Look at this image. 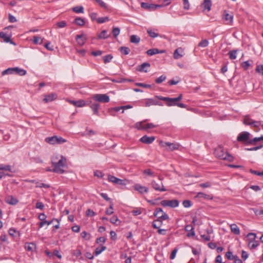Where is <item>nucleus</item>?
<instances>
[{
	"mask_svg": "<svg viewBox=\"0 0 263 263\" xmlns=\"http://www.w3.org/2000/svg\"><path fill=\"white\" fill-rule=\"evenodd\" d=\"M119 50L124 55H127L130 52V49L128 47L124 46L120 47Z\"/></svg>",
	"mask_w": 263,
	"mask_h": 263,
	"instance_id": "41",
	"label": "nucleus"
},
{
	"mask_svg": "<svg viewBox=\"0 0 263 263\" xmlns=\"http://www.w3.org/2000/svg\"><path fill=\"white\" fill-rule=\"evenodd\" d=\"M160 145L161 147H165L166 151H173L178 149L179 147V144L168 142L161 141L160 142Z\"/></svg>",
	"mask_w": 263,
	"mask_h": 263,
	"instance_id": "4",
	"label": "nucleus"
},
{
	"mask_svg": "<svg viewBox=\"0 0 263 263\" xmlns=\"http://www.w3.org/2000/svg\"><path fill=\"white\" fill-rule=\"evenodd\" d=\"M32 41L34 44H42L43 43V39L37 36H34Z\"/></svg>",
	"mask_w": 263,
	"mask_h": 263,
	"instance_id": "44",
	"label": "nucleus"
},
{
	"mask_svg": "<svg viewBox=\"0 0 263 263\" xmlns=\"http://www.w3.org/2000/svg\"><path fill=\"white\" fill-rule=\"evenodd\" d=\"M77 107H82L86 106V103L84 100H79L77 101Z\"/></svg>",
	"mask_w": 263,
	"mask_h": 263,
	"instance_id": "52",
	"label": "nucleus"
},
{
	"mask_svg": "<svg viewBox=\"0 0 263 263\" xmlns=\"http://www.w3.org/2000/svg\"><path fill=\"white\" fill-rule=\"evenodd\" d=\"M100 107V104L98 103H93L90 105V107L92 109L93 112V114L96 115L97 116L99 115V108Z\"/></svg>",
	"mask_w": 263,
	"mask_h": 263,
	"instance_id": "24",
	"label": "nucleus"
},
{
	"mask_svg": "<svg viewBox=\"0 0 263 263\" xmlns=\"http://www.w3.org/2000/svg\"><path fill=\"white\" fill-rule=\"evenodd\" d=\"M56 26L59 28H64L67 26V23L65 21H62L57 23Z\"/></svg>",
	"mask_w": 263,
	"mask_h": 263,
	"instance_id": "57",
	"label": "nucleus"
},
{
	"mask_svg": "<svg viewBox=\"0 0 263 263\" xmlns=\"http://www.w3.org/2000/svg\"><path fill=\"white\" fill-rule=\"evenodd\" d=\"M0 170L4 171H8L9 172L13 173L14 172L12 171V166L10 165H5L3 164H0Z\"/></svg>",
	"mask_w": 263,
	"mask_h": 263,
	"instance_id": "28",
	"label": "nucleus"
},
{
	"mask_svg": "<svg viewBox=\"0 0 263 263\" xmlns=\"http://www.w3.org/2000/svg\"><path fill=\"white\" fill-rule=\"evenodd\" d=\"M250 134L248 132H242L240 133L237 138V140L238 142L244 143L246 145H248V141L250 140Z\"/></svg>",
	"mask_w": 263,
	"mask_h": 263,
	"instance_id": "6",
	"label": "nucleus"
},
{
	"mask_svg": "<svg viewBox=\"0 0 263 263\" xmlns=\"http://www.w3.org/2000/svg\"><path fill=\"white\" fill-rule=\"evenodd\" d=\"M152 187L156 191L159 192H164L166 191V189L164 187L162 182L160 181L159 182H157L156 181L153 180L151 183Z\"/></svg>",
	"mask_w": 263,
	"mask_h": 263,
	"instance_id": "11",
	"label": "nucleus"
},
{
	"mask_svg": "<svg viewBox=\"0 0 263 263\" xmlns=\"http://www.w3.org/2000/svg\"><path fill=\"white\" fill-rule=\"evenodd\" d=\"M72 10L74 12H75L76 13H83L84 12V8L82 6L74 7L72 8Z\"/></svg>",
	"mask_w": 263,
	"mask_h": 263,
	"instance_id": "50",
	"label": "nucleus"
},
{
	"mask_svg": "<svg viewBox=\"0 0 263 263\" xmlns=\"http://www.w3.org/2000/svg\"><path fill=\"white\" fill-rule=\"evenodd\" d=\"M183 51L181 48L176 49L174 52V58L175 59H178L181 58L183 55L182 54Z\"/></svg>",
	"mask_w": 263,
	"mask_h": 263,
	"instance_id": "26",
	"label": "nucleus"
},
{
	"mask_svg": "<svg viewBox=\"0 0 263 263\" xmlns=\"http://www.w3.org/2000/svg\"><path fill=\"white\" fill-rule=\"evenodd\" d=\"M59 157L60 159L58 161H56L55 159L51 160L52 164L54 166L53 172L63 174L64 173V170L62 167L65 165L66 159L63 156H60Z\"/></svg>",
	"mask_w": 263,
	"mask_h": 263,
	"instance_id": "1",
	"label": "nucleus"
},
{
	"mask_svg": "<svg viewBox=\"0 0 263 263\" xmlns=\"http://www.w3.org/2000/svg\"><path fill=\"white\" fill-rule=\"evenodd\" d=\"M110 36V34H107L106 30H104L101 31V32L98 35V38L99 39H106Z\"/></svg>",
	"mask_w": 263,
	"mask_h": 263,
	"instance_id": "33",
	"label": "nucleus"
},
{
	"mask_svg": "<svg viewBox=\"0 0 263 263\" xmlns=\"http://www.w3.org/2000/svg\"><path fill=\"white\" fill-rule=\"evenodd\" d=\"M183 9L189 10L190 9V3L189 0H183Z\"/></svg>",
	"mask_w": 263,
	"mask_h": 263,
	"instance_id": "62",
	"label": "nucleus"
},
{
	"mask_svg": "<svg viewBox=\"0 0 263 263\" xmlns=\"http://www.w3.org/2000/svg\"><path fill=\"white\" fill-rule=\"evenodd\" d=\"M54 221H56L57 222L60 223V220L57 218H53L51 221H47L45 219V220L41 221L40 223V228L43 227L45 224L49 226Z\"/></svg>",
	"mask_w": 263,
	"mask_h": 263,
	"instance_id": "27",
	"label": "nucleus"
},
{
	"mask_svg": "<svg viewBox=\"0 0 263 263\" xmlns=\"http://www.w3.org/2000/svg\"><path fill=\"white\" fill-rule=\"evenodd\" d=\"M140 41V37L136 35H132L130 37V42L132 43L138 44Z\"/></svg>",
	"mask_w": 263,
	"mask_h": 263,
	"instance_id": "37",
	"label": "nucleus"
},
{
	"mask_svg": "<svg viewBox=\"0 0 263 263\" xmlns=\"http://www.w3.org/2000/svg\"><path fill=\"white\" fill-rule=\"evenodd\" d=\"M5 201L7 203L10 205H15L18 202V200L12 196H8L6 198Z\"/></svg>",
	"mask_w": 263,
	"mask_h": 263,
	"instance_id": "21",
	"label": "nucleus"
},
{
	"mask_svg": "<svg viewBox=\"0 0 263 263\" xmlns=\"http://www.w3.org/2000/svg\"><path fill=\"white\" fill-rule=\"evenodd\" d=\"M147 32L149 36L152 38H155L159 36V34L158 33L155 32L153 30L151 29H148L147 30Z\"/></svg>",
	"mask_w": 263,
	"mask_h": 263,
	"instance_id": "42",
	"label": "nucleus"
},
{
	"mask_svg": "<svg viewBox=\"0 0 263 263\" xmlns=\"http://www.w3.org/2000/svg\"><path fill=\"white\" fill-rule=\"evenodd\" d=\"M243 124L247 125H250L252 127H257L260 125L261 123L260 121H253L248 116H246L243 120Z\"/></svg>",
	"mask_w": 263,
	"mask_h": 263,
	"instance_id": "12",
	"label": "nucleus"
},
{
	"mask_svg": "<svg viewBox=\"0 0 263 263\" xmlns=\"http://www.w3.org/2000/svg\"><path fill=\"white\" fill-rule=\"evenodd\" d=\"M230 228L232 232L236 235L240 234V230L237 226L235 224H232L230 226Z\"/></svg>",
	"mask_w": 263,
	"mask_h": 263,
	"instance_id": "31",
	"label": "nucleus"
},
{
	"mask_svg": "<svg viewBox=\"0 0 263 263\" xmlns=\"http://www.w3.org/2000/svg\"><path fill=\"white\" fill-rule=\"evenodd\" d=\"M141 7L148 11L154 10V4H149L147 3L142 2L141 3Z\"/></svg>",
	"mask_w": 263,
	"mask_h": 263,
	"instance_id": "22",
	"label": "nucleus"
},
{
	"mask_svg": "<svg viewBox=\"0 0 263 263\" xmlns=\"http://www.w3.org/2000/svg\"><path fill=\"white\" fill-rule=\"evenodd\" d=\"M166 78V77L165 76L162 75L155 80V82L157 84H160V83L163 82V81H164L165 80Z\"/></svg>",
	"mask_w": 263,
	"mask_h": 263,
	"instance_id": "54",
	"label": "nucleus"
},
{
	"mask_svg": "<svg viewBox=\"0 0 263 263\" xmlns=\"http://www.w3.org/2000/svg\"><path fill=\"white\" fill-rule=\"evenodd\" d=\"M96 1L99 4V5L104 8L107 9V4L104 2L102 0H96Z\"/></svg>",
	"mask_w": 263,
	"mask_h": 263,
	"instance_id": "61",
	"label": "nucleus"
},
{
	"mask_svg": "<svg viewBox=\"0 0 263 263\" xmlns=\"http://www.w3.org/2000/svg\"><path fill=\"white\" fill-rule=\"evenodd\" d=\"M108 21H109L108 17H101L97 19V23L99 24L105 23Z\"/></svg>",
	"mask_w": 263,
	"mask_h": 263,
	"instance_id": "59",
	"label": "nucleus"
},
{
	"mask_svg": "<svg viewBox=\"0 0 263 263\" xmlns=\"http://www.w3.org/2000/svg\"><path fill=\"white\" fill-rule=\"evenodd\" d=\"M135 190L138 191L140 193H147L148 189L145 186H142L139 184H136L134 186Z\"/></svg>",
	"mask_w": 263,
	"mask_h": 263,
	"instance_id": "18",
	"label": "nucleus"
},
{
	"mask_svg": "<svg viewBox=\"0 0 263 263\" xmlns=\"http://www.w3.org/2000/svg\"><path fill=\"white\" fill-rule=\"evenodd\" d=\"M155 139V138L154 136L148 137L147 135H144L140 138V141L145 144H151Z\"/></svg>",
	"mask_w": 263,
	"mask_h": 263,
	"instance_id": "14",
	"label": "nucleus"
},
{
	"mask_svg": "<svg viewBox=\"0 0 263 263\" xmlns=\"http://www.w3.org/2000/svg\"><path fill=\"white\" fill-rule=\"evenodd\" d=\"M81 236L83 238H84L86 240H89V239H90L89 234L86 231L82 232L81 233Z\"/></svg>",
	"mask_w": 263,
	"mask_h": 263,
	"instance_id": "60",
	"label": "nucleus"
},
{
	"mask_svg": "<svg viewBox=\"0 0 263 263\" xmlns=\"http://www.w3.org/2000/svg\"><path fill=\"white\" fill-rule=\"evenodd\" d=\"M201 6L203 8V10L210 11L211 9L212 2L211 0H204Z\"/></svg>",
	"mask_w": 263,
	"mask_h": 263,
	"instance_id": "20",
	"label": "nucleus"
},
{
	"mask_svg": "<svg viewBox=\"0 0 263 263\" xmlns=\"http://www.w3.org/2000/svg\"><path fill=\"white\" fill-rule=\"evenodd\" d=\"M106 249V247L104 246L97 248L95 251V255L97 256V255H99L103 251L105 250Z\"/></svg>",
	"mask_w": 263,
	"mask_h": 263,
	"instance_id": "43",
	"label": "nucleus"
},
{
	"mask_svg": "<svg viewBox=\"0 0 263 263\" xmlns=\"http://www.w3.org/2000/svg\"><path fill=\"white\" fill-rule=\"evenodd\" d=\"M112 58L113 57L111 54H107L106 55L104 56L103 58L104 63L105 64H106L107 63L110 62Z\"/></svg>",
	"mask_w": 263,
	"mask_h": 263,
	"instance_id": "47",
	"label": "nucleus"
},
{
	"mask_svg": "<svg viewBox=\"0 0 263 263\" xmlns=\"http://www.w3.org/2000/svg\"><path fill=\"white\" fill-rule=\"evenodd\" d=\"M182 204L184 208H189L192 205V202L190 200H186L183 201Z\"/></svg>",
	"mask_w": 263,
	"mask_h": 263,
	"instance_id": "64",
	"label": "nucleus"
},
{
	"mask_svg": "<svg viewBox=\"0 0 263 263\" xmlns=\"http://www.w3.org/2000/svg\"><path fill=\"white\" fill-rule=\"evenodd\" d=\"M108 180L109 181L111 182L117 184V183L118 182L117 181H119V178H118L112 175H108Z\"/></svg>",
	"mask_w": 263,
	"mask_h": 263,
	"instance_id": "45",
	"label": "nucleus"
},
{
	"mask_svg": "<svg viewBox=\"0 0 263 263\" xmlns=\"http://www.w3.org/2000/svg\"><path fill=\"white\" fill-rule=\"evenodd\" d=\"M74 22L75 24L80 26H83L85 25V21L84 18H82L80 17H77L74 19Z\"/></svg>",
	"mask_w": 263,
	"mask_h": 263,
	"instance_id": "30",
	"label": "nucleus"
},
{
	"mask_svg": "<svg viewBox=\"0 0 263 263\" xmlns=\"http://www.w3.org/2000/svg\"><path fill=\"white\" fill-rule=\"evenodd\" d=\"M154 215L157 217V219L162 220H167L169 219V216L166 214L161 208H158L156 209Z\"/></svg>",
	"mask_w": 263,
	"mask_h": 263,
	"instance_id": "5",
	"label": "nucleus"
},
{
	"mask_svg": "<svg viewBox=\"0 0 263 263\" xmlns=\"http://www.w3.org/2000/svg\"><path fill=\"white\" fill-rule=\"evenodd\" d=\"M161 204L163 206H170L171 208H176L179 205V202L177 199L171 200H164L161 201Z\"/></svg>",
	"mask_w": 263,
	"mask_h": 263,
	"instance_id": "8",
	"label": "nucleus"
},
{
	"mask_svg": "<svg viewBox=\"0 0 263 263\" xmlns=\"http://www.w3.org/2000/svg\"><path fill=\"white\" fill-rule=\"evenodd\" d=\"M121 109H122V108H120V106L118 107H115L112 108H110L108 109V113L113 116H115V112H118L120 111Z\"/></svg>",
	"mask_w": 263,
	"mask_h": 263,
	"instance_id": "32",
	"label": "nucleus"
},
{
	"mask_svg": "<svg viewBox=\"0 0 263 263\" xmlns=\"http://www.w3.org/2000/svg\"><path fill=\"white\" fill-rule=\"evenodd\" d=\"M75 39H76L78 44L80 46L83 45L85 44V43L87 40V38L85 36V35L84 34L77 35L76 36Z\"/></svg>",
	"mask_w": 263,
	"mask_h": 263,
	"instance_id": "15",
	"label": "nucleus"
},
{
	"mask_svg": "<svg viewBox=\"0 0 263 263\" xmlns=\"http://www.w3.org/2000/svg\"><path fill=\"white\" fill-rule=\"evenodd\" d=\"M36 187H44V188H49L50 187L49 184H45L44 183H39L38 182H36Z\"/></svg>",
	"mask_w": 263,
	"mask_h": 263,
	"instance_id": "56",
	"label": "nucleus"
},
{
	"mask_svg": "<svg viewBox=\"0 0 263 263\" xmlns=\"http://www.w3.org/2000/svg\"><path fill=\"white\" fill-rule=\"evenodd\" d=\"M261 140H263V136L260 137H255L253 139H251L248 141V144L249 145H255L257 142Z\"/></svg>",
	"mask_w": 263,
	"mask_h": 263,
	"instance_id": "36",
	"label": "nucleus"
},
{
	"mask_svg": "<svg viewBox=\"0 0 263 263\" xmlns=\"http://www.w3.org/2000/svg\"><path fill=\"white\" fill-rule=\"evenodd\" d=\"M45 141L50 144H61L66 142V140L61 137L54 136L45 139Z\"/></svg>",
	"mask_w": 263,
	"mask_h": 263,
	"instance_id": "3",
	"label": "nucleus"
},
{
	"mask_svg": "<svg viewBox=\"0 0 263 263\" xmlns=\"http://www.w3.org/2000/svg\"><path fill=\"white\" fill-rule=\"evenodd\" d=\"M214 155L220 159L228 160L232 162L233 160V157L227 152H225L224 148L219 146L215 149Z\"/></svg>",
	"mask_w": 263,
	"mask_h": 263,
	"instance_id": "2",
	"label": "nucleus"
},
{
	"mask_svg": "<svg viewBox=\"0 0 263 263\" xmlns=\"http://www.w3.org/2000/svg\"><path fill=\"white\" fill-rule=\"evenodd\" d=\"M110 222L117 226L120 224L121 221L118 219L117 216L114 215L110 219Z\"/></svg>",
	"mask_w": 263,
	"mask_h": 263,
	"instance_id": "39",
	"label": "nucleus"
},
{
	"mask_svg": "<svg viewBox=\"0 0 263 263\" xmlns=\"http://www.w3.org/2000/svg\"><path fill=\"white\" fill-rule=\"evenodd\" d=\"M165 52V51L164 50H159L157 48H152L147 50L146 53L148 55L151 56L158 53H163Z\"/></svg>",
	"mask_w": 263,
	"mask_h": 263,
	"instance_id": "19",
	"label": "nucleus"
},
{
	"mask_svg": "<svg viewBox=\"0 0 263 263\" xmlns=\"http://www.w3.org/2000/svg\"><path fill=\"white\" fill-rule=\"evenodd\" d=\"M120 32V29L119 27H115L112 28V33L115 37H117Z\"/></svg>",
	"mask_w": 263,
	"mask_h": 263,
	"instance_id": "46",
	"label": "nucleus"
},
{
	"mask_svg": "<svg viewBox=\"0 0 263 263\" xmlns=\"http://www.w3.org/2000/svg\"><path fill=\"white\" fill-rule=\"evenodd\" d=\"M144 121L139 122L136 123L135 127L139 130H144Z\"/></svg>",
	"mask_w": 263,
	"mask_h": 263,
	"instance_id": "51",
	"label": "nucleus"
},
{
	"mask_svg": "<svg viewBox=\"0 0 263 263\" xmlns=\"http://www.w3.org/2000/svg\"><path fill=\"white\" fill-rule=\"evenodd\" d=\"M196 197L197 198H202L206 199L212 200L213 198V196L212 195H208L202 192H199L197 194Z\"/></svg>",
	"mask_w": 263,
	"mask_h": 263,
	"instance_id": "23",
	"label": "nucleus"
},
{
	"mask_svg": "<svg viewBox=\"0 0 263 263\" xmlns=\"http://www.w3.org/2000/svg\"><path fill=\"white\" fill-rule=\"evenodd\" d=\"M114 213L113 203L111 202L109 208H108L106 211V214L108 215H110Z\"/></svg>",
	"mask_w": 263,
	"mask_h": 263,
	"instance_id": "53",
	"label": "nucleus"
},
{
	"mask_svg": "<svg viewBox=\"0 0 263 263\" xmlns=\"http://www.w3.org/2000/svg\"><path fill=\"white\" fill-rule=\"evenodd\" d=\"M15 73L20 76H25L26 74V70L19 67H14Z\"/></svg>",
	"mask_w": 263,
	"mask_h": 263,
	"instance_id": "29",
	"label": "nucleus"
},
{
	"mask_svg": "<svg viewBox=\"0 0 263 263\" xmlns=\"http://www.w3.org/2000/svg\"><path fill=\"white\" fill-rule=\"evenodd\" d=\"M226 256L229 260H233L235 257V255H233L231 251H228L226 252Z\"/></svg>",
	"mask_w": 263,
	"mask_h": 263,
	"instance_id": "58",
	"label": "nucleus"
},
{
	"mask_svg": "<svg viewBox=\"0 0 263 263\" xmlns=\"http://www.w3.org/2000/svg\"><path fill=\"white\" fill-rule=\"evenodd\" d=\"M43 99V102L45 103L51 102L55 100L57 98V95L55 93H50L49 95H45Z\"/></svg>",
	"mask_w": 263,
	"mask_h": 263,
	"instance_id": "16",
	"label": "nucleus"
},
{
	"mask_svg": "<svg viewBox=\"0 0 263 263\" xmlns=\"http://www.w3.org/2000/svg\"><path fill=\"white\" fill-rule=\"evenodd\" d=\"M151 67V64L149 63L145 62L141 65H139L137 70L140 72H147V69Z\"/></svg>",
	"mask_w": 263,
	"mask_h": 263,
	"instance_id": "17",
	"label": "nucleus"
},
{
	"mask_svg": "<svg viewBox=\"0 0 263 263\" xmlns=\"http://www.w3.org/2000/svg\"><path fill=\"white\" fill-rule=\"evenodd\" d=\"M92 98L95 101L101 103H108L109 102V97L106 94H95Z\"/></svg>",
	"mask_w": 263,
	"mask_h": 263,
	"instance_id": "7",
	"label": "nucleus"
},
{
	"mask_svg": "<svg viewBox=\"0 0 263 263\" xmlns=\"http://www.w3.org/2000/svg\"><path fill=\"white\" fill-rule=\"evenodd\" d=\"M256 71L263 76V65H258L256 68Z\"/></svg>",
	"mask_w": 263,
	"mask_h": 263,
	"instance_id": "63",
	"label": "nucleus"
},
{
	"mask_svg": "<svg viewBox=\"0 0 263 263\" xmlns=\"http://www.w3.org/2000/svg\"><path fill=\"white\" fill-rule=\"evenodd\" d=\"M156 127V126L152 123L144 124V130H147L148 129L154 128Z\"/></svg>",
	"mask_w": 263,
	"mask_h": 263,
	"instance_id": "55",
	"label": "nucleus"
},
{
	"mask_svg": "<svg viewBox=\"0 0 263 263\" xmlns=\"http://www.w3.org/2000/svg\"><path fill=\"white\" fill-rule=\"evenodd\" d=\"M250 236H253V237L252 238H250L248 245L251 249H255L259 245L258 242L255 240L256 235L254 233H249L247 235V237H250Z\"/></svg>",
	"mask_w": 263,
	"mask_h": 263,
	"instance_id": "9",
	"label": "nucleus"
},
{
	"mask_svg": "<svg viewBox=\"0 0 263 263\" xmlns=\"http://www.w3.org/2000/svg\"><path fill=\"white\" fill-rule=\"evenodd\" d=\"M222 18L227 22L226 24L231 25L233 22V15L232 13H229L227 11L224 10L222 14Z\"/></svg>",
	"mask_w": 263,
	"mask_h": 263,
	"instance_id": "13",
	"label": "nucleus"
},
{
	"mask_svg": "<svg viewBox=\"0 0 263 263\" xmlns=\"http://www.w3.org/2000/svg\"><path fill=\"white\" fill-rule=\"evenodd\" d=\"M15 73V70H14V67L12 68H8V69L4 70L2 74L3 76L6 75V74H14Z\"/></svg>",
	"mask_w": 263,
	"mask_h": 263,
	"instance_id": "38",
	"label": "nucleus"
},
{
	"mask_svg": "<svg viewBox=\"0 0 263 263\" xmlns=\"http://www.w3.org/2000/svg\"><path fill=\"white\" fill-rule=\"evenodd\" d=\"M0 37L3 39L6 43H8L10 41L11 36L4 32H0Z\"/></svg>",
	"mask_w": 263,
	"mask_h": 263,
	"instance_id": "34",
	"label": "nucleus"
},
{
	"mask_svg": "<svg viewBox=\"0 0 263 263\" xmlns=\"http://www.w3.org/2000/svg\"><path fill=\"white\" fill-rule=\"evenodd\" d=\"M25 248L28 251H33L36 248V245L33 242H27L25 245Z\"/></svg>",
	"mask_w": 263,
	"mask_h": 263,
	"instance_id": "25",
	"label": "nucleus"
},
{
	"mask_svg": "<svg viewBox=\"0 0 263 263\" xmlns=\"http://www.w3.org/2000/svg\"><path fill=\"white\" fill-rule=\"evenodd\" d=\"M155 100L156 99H145V102L144 104V106L146 107H149L152 105H155Z\"/></svg>",
	"mask_w": 263,
	"mask_h": 263,
	"instance_id": "35",
	"label": "nucleus"
},
{
	"mask_svg": "<svg viewBox=\"0 0 263 263\" xmlns=\"http://www.w3.org/2000/svg\"><path fill=\"white\" fill-rule=\"evenodd\" d=\"M162 224V221L159 219H156L153 222V227L155 229H158Z\"/></svg>",
	"mask_w": 263,
	"mask_h": 263,
	"instance_id": "40",
	"label": "nucleus"
},
{
	"mask_svg": "<svg viewBox=\"0 0 263 263\" xmlns=\"http://www.w3.org/2000/svg\"><path fill=\"white\" fill-rule=\"evenodd\" d=\"M155 97L160 100L165 101L166 104L168 106H176L177 105V101L175 100V98H171L168 97H164L162 96H156Z\"/></svg>",
	"mask_w": 263,
	"mask_h": 263,
	"instance_id": "10",
	"label": "nucleus"
},
{
	"mask_svg": "<svg viewBox=\"0 0 263 263\" xmlns=\"http://www.w3.org/2000/svg\"><path fill=\"white\" fill-rule=\"evenodd\" d=\"M209 45V41L205 39L201 40L199 43H198V46L201 47H206Z\"/></svg>",
	"mask_w": 263,
	"mask_h": 263,
	"instance_id": "48",
	"label": "nucleus"
},
{
	"mask_svg": "<svg viewBox=\"0 0 263 263\" xmlns=\"http://www.w3.org/2000/svg\"><path fill=\"white\" fill-rule=\"evenodd\" d=\"M229 58L231 60H234L236 58L237 50H234L229 52Z\"/></svg>",
	"mask_w": 263,
	"mask_h": 263,
	"instance_id": "49",
	"label": "nucleus"
}]
</instances>
